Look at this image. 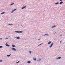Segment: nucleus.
<instances>
[{"label":"nucleus","mask_w":65,"mask_h":65,"mask_svg":"<svg viewBox=\"0 0 65 65\" xmlns=\"http://www.w3.org/2000/svg\"><path fill=\"white\" fill-rule=\"evenodd\" d=\"M15 32L18 33H23V32L22 31H20L19 32L18 31H15Z\"/></svg>","instance_id":"f257e3e1"},{"label":"nucleus","mask_w":65,"mask_h":65,"mask_svg":"<svg viewBox=\"0 0 65 65\" xmlns=\"http://www.w3.org/2000/svg\"><path fill=\"white\" fill-rule=\"evenodd\" d=\"M53 44H54V43H52L51 44L50 46V47L51 48L52 46H53Z\"/></svg>","instance_id":"f03ea898"},{"label":"nucleus","mask_w":65,"mask_h":65,"mask_svg":"<svg viewBox=\"0 0 65 65\" xmlns=\"http://www.w3.org/2000/svg\"><path fill=\"white\" fill-rule=\"evenodd\" d=\"M12 50H13V51H16V49H15V48H12Z\"/></svg>","instance_id":"7ed1b4c3"},{"label":"nucleus","mask_w":65,"mask_h":65,"mask_svg":"<svg viewBox=\"0 0 65 65\" xmlns=\"http://www.w3.org/2000/svg\"><path fill=\"white\" fill-rule=\"evenodd\" d=\"M6 46H8V47L10 46V45H8L7 43H6Z\"/></svg>","instance_id":"20e7f679"},{"label":"nucleus","mask_w":65,"mask_h":65,"mask_svg":"<svg viewBox=\"0 0 65 65\" xmlns=\"http://www.w3.org/2000/svg\"><path fill=\"white\" fill-rule=\"evenodd\" d=\"M52 43V42L51 41H49L48 43V44H51V43Z\"/></svg>","instance_id":"39448f33"},{"label":"nucleus","mask_w":65,"mask_h":65,"mask_svg":"<svg viewBox=\"0 0 65 65\" xmlns=\"http://www.w3.org/2000/svg\"><path fill=\"white\" fill-rule=\"evenodd\" d=\"M26 6H24L23 7H22V9H24V8H26Z\"/></svg>","instance_id":"423d86ee"},{"label":"nucleus","mask_w":65,"mask_h":65,"mask_svg":"<svg viewBox=\"0 0 65 65\" xmlns=\"http://www.w3.org/2000/svg\"><path fill=\"white\" fill-rule=\"evenodd\" d=\"M57 25L55 26V25H54V26H52V28H55V27H57Z\"/></svg>","instance_id":"0eeeda50"},{"label":"nucleus","mask_w":65,"mask_h":65,"mask_svg":"<svg viewBox=\"0 0 65 65\" xmlns=\"http://www.w3.org/2000/svg\"><path fill=\"white\" fill-rule=\"evenodd\" d=\"M61 58H62L61 57H59L57 58L56 59H61Z\"/></svg>","instance_id":"6e6552de"},{"label":"nucleus","mask_w":65,"mask_h":65,"mask_svg":"<svg viewBox=\"0 0 65 65\" xmlns=\"http://www.w3.org/2000/svg\"><path fill=\"white\" fill-rule=\"evenodd\" d=\"M12 46L13 47H15V45H12Z\"/></svg>","instance_id":"1a4fd4ad"},{"label":"nucleus","mask_w":65,"mask_h":65,"mask_svg":"<svg viewBox=\"0 0 65 65\" xmlns=\"http://www.w3.org/2000/svg\"><path fill=\"white\" fill-rule=\"evenodd\" d=\"M29 64H30V63H31V61H28L27 62Z\"/></svg>","instance_id":"9d476101"},{"label":"nucleus","mask_w":65,"mask_h":65,"mask_svg":"<svg viewBox=\"0 0 65 65\" xmlns=\"http://www.w3.org/2000/svg\"><path fill=\"white\" fill-rule=\"evenodd\" d=\"M63 3V2H60V3L59 4H62Z\"/></svg>","instance_id":"9b49d317"},{"label":"nucleus","mask_w":65,"mask_h":65,"mask_svg":"<svg viewBox=\"0 0 65 65\" xmlns=\"http://www.w3.org/2000/svg\"><path fill=\"white\" fill-rule=\"evenodd\" d=\"M17 39H20V37H18L17 38H16Z\"/></svg>","instance_id":"f8f14e48"},{"label":"nucleus","mask_w":65,"mask_h":65,"mask_svg":"<svg viewBox=\"0 0 65 65\" xmlns=\"http://www.w3.org/2000/svg\"><path fill=\"white\" fill-rule=\"evenodd\" d=\"M33 59L34 60V61H36V58H34Z\"/></svg>","instance_id":"ddd939ff"},{"label":"nucleus","mask_w":65,"mask_h":65,"mask_svg":"<svg viewBox=\"0 0 65 65\" xmlns=\"http://www.w3.org/2000/svg\"><path fill=\"white\" fill-rule=\"evenodd\" d=\"M5 12H2L1 13V14H4V13H5Z\"/></svg>","instance_id":"4468645a"},{"label":"nucleus","mask_w":65,"mask_h":65,"mask_svg":"<svg viewBox=\"0 0 65 65\" xmlns=\"http://www.w3.org/2000/svg\"><path fill=\"white\" fill-rule=\"evenodd\" d=\"M59 3H55V4H59Z\"/></svg>","instance_id":"2eb2a0df"},{"label":"nucleus","mask_w":65,"mask_h":65,"mask_svg":"<svg viewBox=\"0 0 65 65\" xmlns=\"http://www.w3.org/2000/svg\"><path fill=\"white\" fill-rule=\"evenodd\" d=\"M16 10H17V9H14L13 10V11H15Z\"/></svg>","instance_id":"dca6fc26"},{"label":"nucleus","mask_w":65,"mask_h":65,"mask_svg":"<svg viewBox=\"0 0 65 65\" xmlns=\"http://www.w3.org/2000/svg\"><path fill=\"white\" fill-rule=\"evenodd\" d=\"M10 56H11V54L10 55H7V57H9Z\"/></svg>","instance_id":"f3484780"},{"label":"nucleus","mask_w":65,"mask_h":65,"mask_svg":"<svg viewBox=\"0 0 65 65\" xmlns=\"http://www.w3.org/2000/svg\"><path fill=\"white\" fill-rule=\"evenodd\" d=\"M13 4H14V3H12V4H11V5H13Z\"/></svg>","instance_id":"a211bd4d"},{"label":"nucleus","mask_w":65,"mask_h":65,"mask_svg":"<svg viewBox=\"0 0 65 65\" xmlns=\"http://www.w3.org/2000/svg\"><path fill=\"white\" fill-rule=\"evenodd\" d=\"M46 35H47V36H48L49 35H48V34H45Z\"/></svg>","instance_id":"6ab92c4d"},{"label":"nucleus","mask_w":65,"mask_h":65,"mask_svg":"<svg viewBox=\"0 0 65 65\" xmlns=\"http://www.w3.org/2000/svg\"><path fill=\"white\" fill-rule=\"evenodd\" d=\"M2 47H3L2 46H0V48H2Z\"/></svg>","instance_id":"aec40b11"},{"label":"nucleus","mask_w":65,"mask_h":65,"mask_svg":"<svg viewBox=\"0 0 65 65\" xmlns=\"http://www.w3.org/2000/svg\"><path fill=\"white\" fill-rule=\"evenodd\" d=\"M14 11H13V10L12 11V12H11V13H13V12Z\"/></svg>","instance_id":"412c9836"},{"label":"nucleus","mask_w":65,"mask_h":65,"mask_svg":"<svg viewBox=\"0 0 65 65\" xmlns=\"http://www.w3.org/2000/svg\"><path fill=\"white\" fill-rule=\"evenodd\" d=\"M12 25V24H9V25H10V26H11V25Z\"/></svg>","instance_id":"4be33fe9"},{"label":"nucleus","mask_w":65,"mask_h":65,"mask_svg":"<svg viewBox=\"0 0 65 65\" xmlns=\"http://www.w3.org/2000/svg\"><path fill=\"white\" fill-rule=\"evenodd\" d=\"M41 44H42V43H41L39 45H39H41Z\"/></svg>","instance_id":"5701e85b"},{"label":"nucleus","mask_w":65,"mask_h":65,"mask_svg":"<svg viewBox=\"0 0 65 65\" xmlns=\"http://www.w3.org/2000/svg\"><path fill=\"white\" fill-rule=\"evenodd\" d=\"M0 62H2V60H0Z\"/></svg>","instance_id":"b1692460"},{"label":"nucleus","mask_w":65,"mask_h":65,"mask_svg":"<svg viewBox=\"0 0 65 65\" xmlns=\"http://www.w3.org/2000/svg\"><path fill=\"white\" fill-rule=\"evenodd\" d=\"M29 53H31V51H29Z\"/></svg>","instance_id":"393cba45"},{"label":"nucleus","mask_w":65,"mask_h":65,"mask_svg":"<svg viewBox=\"0 0 65 65\" xmlns=\"http://www.w3.org/2000/svg\"><path fill=\"white\" fill-rule=\"evenodd\" d=\"M20 62V61H18V62H17V63H19Z\"/></svg>","instance_id":"a878e982"},{"label":"nucleus","mask_w":65,"mask_h":65,"mask_svg":"<svg viewBox=\"0 0 65 65\" xmlns=\"http://www.w3.org/2000/svg\"><path fill=\"white\" fill-rule=\"evenodd\" d=\"M62 0H60V1H62Z\"/></svg>","instance_id":"bb28decb"},{"label":"nucleus","mask_w":65,"mask_h":65,"mask_svg":"<svg viewBox=\"0 0 65 65\" xmlns=\"http://www.w3.org/2000/svg\"><path fill=\"white\" fill-rule=\"evenodd\" d=\"M6 39H8V38H6Z\"/></svg>","instance_id":"cd10ccee"},{"label":"nucleus","mask_w":65,"mask_h":65,"mask_svg":"<svg viewBox=\"0 0 65 65\" xmlns=\"http://www.w3.org/2000/svg\"><path fill=\"white\" fill-rule=\"evenodd\" d=\"M0 39H1V40H2V38H1Z\"/></svg>","instance_id":"c85d7f7f"},{"label":"nucleus","mask_w":65,"mask_h":65,"mask_svg":"<svg viewBox=\"0 0 65 65\" xmlns=\"http://www.w3.org/2000/svg\"><path fill=\"white\" fill-rule=\"evenodd\" d=\"M45 35H45H45H44V36H45Z\"/></svg>","instance_id":"c756f323"},{"label":"nucleus","mask_w":65,"mask_h":65,"mask_svg":"<svg viewBox=\"0 0 65 65\" xmlns=\"http://www.w3.org/2000/svg\"><path fill=\"white\" fill-rule=\"evenodd\" d=\"M62 35H61L60 36V37H61V36H62Z\"/></svg>","instance_id":"7c9ffc66"},{"label":"nucleus","mask_w":65,"mask_h":65,"mask_svg":"<svg viewBox=\"0 0 65 65\" xmlns=\"http://www.w3.org/2000/svg\"><path fill=\"white\" fill-rule=\"evenodd\" d=\"M61 42H62V41H60V43H61Z\"/></svg>","instance_id":"2f4dec72"},{"label":"nucleus","mask_w":65,"mask_h":65,"mask_svg":"<svg viewBox=\"0 0 65 65\" xmlns=\"http://www.w3.org/2000/svg\"><path fill=\"white\" fill-rule=\"evenodd\" d=\"M16 63H18V62H17Z\"/></svg>","instance_id":"473e14b6"},{"label":"nucleus","mask_w":65,"mask_h":65,"mask_svg":"<svg viewBox=\"0 0 65 65\" xmlns=\"http://www.w3.org/2000/svg\"><path fill=\"white\" fill-rule=\"evenodd\" d=\"M40 40V39H39V40Z\"/></svg>","instance_id":"72a5a7b5"}]
</instances>
